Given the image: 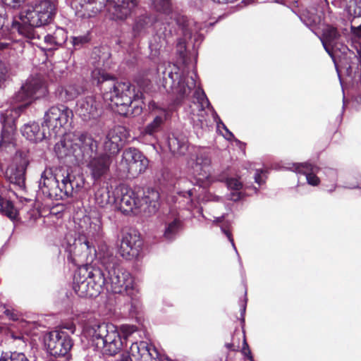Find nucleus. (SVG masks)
<instances>
[{"label": "nucleus", "instance_id": "39448f33", "mask_svg": "<svg viewBox=\"0 0 361 361\" xmlns=\"http://www.w3.org/2000/svg\"><path fill=\"white\" fill-rule=\"evenodd\" d=\"M61 145L68 149L78 161H87L97 151V142L90 135L84 133L69 134Z\"/></svg>", "mask_w": 361, "mask_h": 361}, {"label": "nucleus", "instance_id": "9d476101", "mask_svg": "<svg viewBox=\"0 0 361 361\" xmlns=\"http://www.w3.org/2000/svg\"><path fill=\"white\" fill-rule=\"evenodd\" d=\"M147 166V159L139 150L129 148L123 152L120 167L124 172L135 177L145 172Z\"/></svg>", "mask_w": 361, "mask_h": 361}, {"label": "nucleus", "instance_id": "412c9836", "mask_svg": "<svg viewBox=\"0 0 361 361\" xmlns=\"http://www.w3.org/2000/svg\"><path fill=\"white\" fill-rule=\"evenodd\" d=\"M127 140V132L123 126H116L107 134L104 145L106 152L114 154L118 152L119 149Z\"/></svg>", "mask_w": 361, "mask_h": 361}, {"label": "nucleus", "instance_id": "dca6fc26", "mask_svg": "<svg viewBox=\"0 0 361 361\" xmlns=\"http://www.w3.org/2000/svg\"><path fill=\"white\" fill-rule=\"evenodd\" d=\"M39 188L42 192L50 198L64 199L61 183H59V178L53 174L51 170H45L42 174Z\"/></svg>", "mask_w": 361, "mask_h": 361}, {"label": "nucleus", "instance_id": "6ab92c4d", "mask_svg": "<svg viewBox=\"0 0 361 361\" xmlns=\"http://www.w3.org/2000/svg\"><path fill=\"white\" fill-rule=\"evenodd\" d=\"M149 109L157 114L152 121L148 123L141 132V136L145 137L150 136L152 140H156L155 134L161 130V126L166 120V111L162 108H159L157 104L151 102L149 104Z\"/></svg>", "mask_w": 361, "mask_h": 361}, {"label": "nucleus", "instance_id": "4d7b16f0", "mask_svg": "<svg viewBox=\"0 0 361 361\" xmlns=\"http://www.w3.org/2000/svg\"><path fill=\"white\" fill-rule=\"evenodd\" d=\"M220 125L222 126V127L225 129L226 131V133L228 134V139H231L232 137H233V134L227 129L226 126L223 123H218V127L219 128Z\"/></svg>", "mask_w": 361, "mask_h": 361}, {"label": "nucleus", "instance_id": "e2e57ef3", "mask_svg": "<svg viewBox=\"0 0 361 361\" xmlns=\"http://www.w3.org/2000/svg\"><path fill=\"white\" fill-rule=\"evenodd\" d=\"M226 346L229 348V349H232V350H235L234 348H232L233 347V345L232 344H227Z\"/></svg>", "mask_w": 361, "mask_h": 361}, {"label": "nucleus", "instance_id": "7ed1b4c3", "mask_svg": "<svg viewBox=\"0 0 361 361\" xmlns=\"http://www.w3.org/2000/svg\"><path fill=\"white\" fill-rule=\"evenodd\" d=\"M120 195L115 207L123 213L143 212L150 214L154 213L159 206V194L154 189H148L145 192L142 199H139L133 190L126 188L120 189Z\"/></svg>", "mask_w": 361, "mask_h": 361}, {"label": "nucleus", "instance_id": "6e6d98bb", "mask_svg": "<svg viewBox=\"0 0 361 361\" xmlns=\"http://www.w3.org/2000/svg\"><path fill=\"white\" fill-rule=\"evenodd\" d=\"M222 231L226 235V236L228 237V240L232 243L233 247H234V249H235V245H234V243H233V238L231 236V234L228 231L225 230L224 228H222Z\"/></svg>", "mask_w": 361, "mask_h": 361}, {"label": "nucleus", "instance_id": "0e129e2a", "mask_svg": "<svg viewBox=\"0 0 361 361\" xmlns=\"http://www.w3.org/2000/svg\"><path fill=\"white\" fill-rule=\"evenodd\" d=\"M342 49H343V52H345V49H347V48L345 46L342 45Z\"/></svg>", "mask_w": 361, "mask_h": 361}, {"label": "nucleus", "instance_id": "1a4fd4ad", "mask_svg": "<svg viewBox=\"0 0 361 361\" xmlns=\"http://www.w3.org/2000/svg\"><path fill=\"white\" fill-rule=\"evenodd\" d=\"M48 352L53 356H65L73 346V341L66 332L56 330L49 332L44 338Z\"/></svg>", "mask_w": 361, "mask_h": 361}, {"label": "nucleus", "instance_id": "de8ad7c7", "mask_svg": "<svg viewBox=\"0 0 361 361\" xmlns=\"http://www.w3.org/2000/svg\"><path fill=\"white\" fill-rule=\"evenodd\" d=\"M25 0H1V1L7 6L17 9L19 8Z\"/></svg>", "mask_w": 361, "mask_h": 361}, {"label": "nucleus", "instance_id": "a18cd8bd", "mask_svg": "<svg viewBox=\"0 0 361 361\" xmlns=\"http://www.w3.org/2000/svg\"><path fill=\"white\" fill-rule=\"evenodd\" d=\"M227 186L231 190H235L236 191L240 190L242 188V183L236 178H228L226 180Z\"/></svg>", "mask_w": 361, "mask_h": 361}, {"label": "nucleus", "instance_id": "5fc2aeb1", "mask_svg": "<svg viewBox=\"0 0 361 361\" xmlns=\"http://www.w3.org/2000/svg\"><path fill=\"white\" fill-rule=\"evenodd\" d=\"M243 348H242V353L245 355H250V350L249 349V347H248V345L246 342V339H245V336H243Z\"/></svg>", "mask_w": 361, "mask_h": 361}, {"label": "nucleus", "instance_id": "ddd939ff", "mask_svg": "<svg viewBox=\"0 0 361 361\" xmlns=\"http://www.w3.org/2000/svg\"><path fill=\"white\" fill-rule=\"evenodd\" d=\"M68 251L75 263L92 264L97 256L95 248L85 239L75 240L73 245L69 247Z\"/></svg>", "mask_w": 361, "mask_h": 361}, {"label": "nucleus", "instance_id": "f704fd0d", "mask_svg": "<svg viewBox=\"0 0 361 361\" xmlns=\"http://www.w3.org/2000/svg\"><path fill=\"white\" fill-rule=\"evenodd\" d=\"M97 259L108 271L116 267V258L114 255L113 252L108 247L102 246L98 253H97Z\"/></svg>", "mask_w": 361, "mask_h": 361}, {"label": "nucleus", "instance_id": "338daca9", "mask_svg": "<svg viewBox=\"0 0 361 361\" xmlns=\"http://www.w3.org/2000/svg\"><path fill=\"white\" fill-rule=\"evenodd\" d=\"M134 331L133 327H131L130 332H133Z\"/></svg>", "mask_w": 361, "mask_h": 361}, {"label": "nucleus", "instance_id": "cd10ccee", "mask_svg": "<svg viewBox=\"0 0 361 361\" xmlns=\"http://www.w3.org/2000/svg\"><path fill=\"white\" fill-rule=\"evenodd\" d=\"M195 74L190 77L180 78L176 87L173 88V92L182 99L187 97L191 92V90L196 87L195 80Z\"/></svg>", "mask_w": 361, "mask_h": 361}, {"label": "nucleus", "instance_id": "13d9d810", "mask_svg": "<svg viewBox=\"0 0 361 361\" xmlns=\"http://www.w3.org/2000/svg\"><path fill=\"white\" fill-rule=\"evenodd\" d=\"M119 361H134L131 360V356L129 355L128 356L123 355L122 357L119 360Z\"/></svg>", "mask_w": 361, "mask_h": 361}, {"label": "nucleus", "instance_id": "58836bf2", "mask_svg": "<svg viewBox=\"0 0 361 361\" xmlns=\"http://www.w3.org/2000/svg\"><path fill=\"white\" fill-rule=\"evenodd\" d=\"M82 91L83 89L80 86L68 85L61 87L59 94L62 100L69 101L76 98Z\"/></svg>", "mask_w": 361, "mask_h": 361}, {"label": "nucleus", "instance_id": "4be33fe9", "mask_svg": "<svg viewBox=\"0 0 361 361\" xmlns=\"http://www.w3.org/2000/svg\"><path fill=\"white\" fill-rule=\"evenodd\" d=\"M27 161L21 157H16L14 162L10 165L6 172L7 178L11 183L20 187L23 186L25 182V173Z\"/></svg>", "mask_w": 361, "mask_h": 361}, {"label": "nucleus", "instance_id": "79ce46f5", "mask_svg": "<svg viewBox=\"0 0 361 361\" xmlns=\"http://www.w3.org/2000/svg\"><path fill=\"white\" fill-rule=\"evenodd\" d=\"M8 336L13 340L15 345L20 348L23 349L27 345V338L21 332H16L13 329L8 331Z\"/></svg>", "mask_w": 361, "mask_h": 361}, {"label": "nucleus", "instance_id": "c85d7f7f", "mask_svg": "<svg viewBox=\"0 0 361 361\" xmlns=\"http://www.w3.org/2000/svg\"><path fill=\"white\" fill-rule=\"evenodd\" d=\"M348 13L352 16L351 29L355 35H361V0H355L350 5Z\"/></svg>", "mask_w": 361, "mask_h": 361}, {"label": "nucleus", "instance_id": "49530a36", "mask_svg": "<svg viewBox=\"0 0 361 361\" xmlns=\"http://www.w3.org/2000/svg\"><path fill=\"white\" fill-rule=\"evenodd\" d=\"M87 36H78L72 37V44L75 47H80L88 42Z\"/></svg>", "mask_w": 361, "mask_h": 361}, {"label": "nucleus", "instance_id": "72a5a7b5", "mask_svg": "<svg viewBox=\"0 0 361 361\" xmlns=\"http://www.w3.org/2000/svg\"><path fill=\"white\" fill-rule=\"evenodd\" d=\"M96 204L101 207L112 206L116 203L117 199L111 195L108 187H100L94 194Z\"/></svg>", "mask_w": 361, "mask_h": 361}, {"label": "nucleus", "instance_id": "2eb2a0df", "mask_svg": "<svg viewBox=\"0 0 361 361\" xmlns=\"http://www.w3.org/2000/svg\"><path fill=\"white\" fill-rule=\"evenodd\" d=\"M138 5L137 0H110L108 16L111 20H126Z\"/></svg>", "mask_w": 361, "mask_h": 361}, {"label": "nucleus", "instance_id": "423d86ee", "mask_svg": "<svg viewBox=\"0 0 361 361\" xmlns=\"http://www.w3.org/2000/svg\"><path fill=\"white\" fill-rule=\"evenodd\" d=\"M104 286L108 291L114 293H126L131 295L133 280L130 273L117 266L108 270L107 279H105Z\"/></svg>", "mask_w": 361, "mask_h": 361}, {"label": "nucleus", "instance_id": "5701e85b", "mask_svg": "<svg viewBox=\"0 0 361 361\" xmlns=\"http://www.w3.org/2000/svg\"><path fill=\"white\" fill-rule=\"evenodd\" d=\"M189 165L193 170V173L200 177L199 180L207 178L209 173V167L211 165V158L209 153L204 150H200L197 154L195 159H192Z\"/></svg>", "mask_w": 361, "mask_h": 361}, {"label": "nucleus", "instance_id": "f3484780", "mask_svg": "<svg viewBox=\"0 0 361 361\" xmlns=\"http://www.w3.org/2000/svg\"><path fill=\"white\" fill-rule=\"evenodd\" d=\"M100 102L95 96H88L80 99L77 103V114L84 121L97 118L100 114Z\"/></svg>", "mask_w": 361, "mask_h": 361}, {"label": "nucleus", "instance_id": "603ef678", "mask_svg": "<svg viewBox=\"0 0 361 361\" xmlns=\"http://www.w3.org/2000/svg\"><path fill=\"white\" fill-rule=\"evenodd\" d=\"M178 194L185 197H191L194 195V189H190L188 188L185 190L179 191Z\"/></svg>", "mask_w": 361, "mask_h": 361}, {"label": "nucleus", "instance_id": "052dcab7", "mask_svg": "<svg viewBox=\"0 0 361 361\" xmlns=\"http://www.w3.org/2000/svg\"><path fill=\"white\" fill-rule=\"evenodd\" d=\"M240 198V195L239 194H233L231 199L233 200H238V199Z\"/></svg>", "mask_w": 361, "mask_h": 361}, {"label": "nucleus", "instance_id": "7c9ffc66", "mask_svg": "<svg viewBox=\"0 0 361 361\" xmlns=\"http://www.w3.org/2000/svg\"><path fill=\"white\" fill-rule=\"evenodd\" d=\"M85 221L89 222L87 234L95 240L100 238L103 235L102 217L99 214L90 216H85Z\"/></svg>", "mask_w": 361, "mask_h": 361}, {"label": "nucleus", "instance_id": "69168bd1", "mask_svg": "<svg viewBox=\"0 0 361 361\" xmlns=\"http://www.w3.org/2000/svg\"><path fill=\"white\" fill-rule=\"evenodd\" d=\"M183 183L188 185H190V183H189L188 181H184Z\"/></svg>", "mask_w": 361, "mask_h": 361}, {"label": "nucleus", "instance_id": "c03bdc74", "mask_svg": "<svg viewBox=\"0 0 361 361\" xmlns=\"http://www.w3.org/2000/svg\"><path fill=\"white\" fill-rule=\"evenodd\" d=\"M152 4L159 12L169 13L171 11L170 0H152Z\"/></svg>", "mask_w": 361, "mask_h": 361}, {"label": "nucleus", "instance_id": "9b49d317", "mask_svg": "<svg viewBox=\"0 0 361 361\" xmlns=\"http://www.w3.org/2000/svg\"><path fill=\"white\" fill-rule=\"evenodd\" d=\"M104 283V274L98 269L90 274L85 280L75 282L73 288L80 297L93 298L102 291Z\"/></svg>", "mask_w": 361, "mask_h": 361}, {"label": "nucleus", "instance_id": "bb28decb", "mask_svg": "<svg viewBox=\"0 0 361 361\" xmlns=\"http://www.w3.org/2000/svg\"><path fill=\"white\" fill-rule=\"evenodd\" d=\"M10 114L9 111H6L5 114H1V123L2 125V130L0 144L9 143L13 139L15 131V124L13 118L9 117Z\"/></svg>", "mask_w": 361, "mask_h": 361}, {"label": "nucleus", "instance_id": "ea45409f", "mask_svg": "<svg viewBox=\"0 0 361 361\" xmlns=\"http://www.w3.org/2000/svg\"><path fill=\"white\" fill-rule=\"evenodd\" d=\"M181 228V221L179 217H175L172 220H168L166 223L164 236L167 240L173 239Z\"/></svg>", "mask_w": 361, "mask_h": 361}, {"label": "nucleus", "instance_id": "393cba45", "mask_svg": "<svg viewBox=\"0 0 361 361\" xmlns=\"http://www.w3.org/2000/svg\"><path fill=\"white\" fill-rule=\"evenodd\" d=\"M339 37L340 35L335 27L327 26L320 38L325 50L331 57H333L334 49H338Z\"/></svg>", "mask_w": 361, "mask_h": 361}, {"label": "nucleus", "instance_id": "864d4df0", "mask_svg": "<svg viewBox=\"0 0 361 361\" xmlns=\"http://www.w3.org/2000/svg\"><path fill=\"white\" fill-rule=\"evenodd\" d=\"M263 173L262 170L257 169L256 173L255 175V182L259 185L264 182V180L262 179V178L261 176V173Z\"/></svg>", "mask_w": 361, "mask_h": 361}, {"label": "nucleus", "instance_id": "f03ea898", "mask_svg": "<svg viewBox=\"0 0 361 361\" xmlns=\"http://www.w3.org/2000/svg\"><path fill=\"white\" fill-rule=\"evenodd\" d=\"M56 5L51 0H42L27 6L20 14V22L14 21L12 28L28 38L35 37L34 27L50 23L56 14Z\"/></svg>", "mask_w": 361, "mask_h": 361}, {"label": "nucleus", "instance_id": "0eeeda50", "mask_svg": "<svg viewBox=\"0 0 361 361\" xmlns=\"http://www.w3.org/2000/svg\"><path fill=\"white\" fill-rule=\"evenodd\" d=\"M47 92V86L40 77L29 78L15 94L13 100L16 103H23L20 106H26L33 100L44 96Z\"/></svg>", "mask_w": 361, "mask_h": 361}, {"label": "nucleus", "instance_id": "774afa93", "mask_svg": "<svg viewBox=\"0 0 361 361\" xmlns=\"http://www.w3.org/2000/svg\"><path fill=\"white\" fill-rule=\"evenodd\" d=\"M195 109H192V114L195 115Z\"/></svg>", "mask_w": 361, "mask_h": 361}, {"label": "nucleus", "instance_id": "e433bc0d", "mask_svg": "<svg viewBox=\"0 0 361 361\" xmlns=\"http://www.w3.org/2000/svg\"><path fill=\"white\" fill-rule=\"evenodd\" d=\"M155 18L150 15H142L137 18L133 27L135 35H139L151 27L155 23Z\"/></svg>", "mask_w": 361, "mask_h": 361}, {"label": "nucleus", "instance_id": "f8f14e48", "mask_svg": "<svg viewBox=\"0 0 361 361\" xmlns=\"http://www.w3.org/2000/svg\"><path fill=\"white\" fill-rule=\"evenodd\" d=\"M142 241L139 233L135 230L123 232L120 240L118 252L128 260L135 259L140 254Z\"/></svg>", "mask_w": 361, "mask_h": 361}, {"label": "nucleus", "instance_id": "3c124183", "mask_svg": "<svg viewBox=\"0 0 361 361\" xmlns=\"http://www.w3.org/2000/svg\"><path fill=\"white\" fill-rule=\"evenodd\" d=\"M4 314L11 319L12 320H18V313L16 312L14 310H11L9 309H6L4 310Z\"/></svg>", "mask_w": 361, "mask_h": 361}, {"label": "nucleus", "instance_id": "bf43d9fd", "mask_svg": "<svg viewBox=\"0 0 361 361\" xmlns=\"http://www.w3.org/2000/svg\"><path fill=\"white\" fill-rule=\"evenodd\" d=\"M66 329H68L71 331V333H74L75 331V327L73 324H71L69 326H65Z\"/></svg>", "mask_w": 361, "mask_h": 361}, {"label": "nucleus", "instance_id": "a878e982", "mask_svg": "<svg viewBox=\"0 0 361 361\" xmlns=\"http://www.w3.org/2000/svg\"><path fill=\"white\" fill-rule=\"evenodd\" d=\"M177 23L181 27L184 41L191 39L192 37L195 40L200 37L198 32L201 30V26L193 20L181 16L177 19Z\"/></svg>", "mask_w": 361, "mask_h": 361}, {"label": "nucleus", "instance_id": "20e7f679", "mask_svg": "<svg viewBox=\"0 0 361 361\" xmlns=\"http://www.w3.org/2000/svg\"><path fill=\"white\" fill-rule=\"evenodd\" d=\"M87 334L91 336L93 344L104 354L114 355L123 346L120 333L113 324H94L89 327Z\"/></svg>", "mask_w": 361, "mask_h": 361}, {"label": "nucleus", "instance_id": "f257e3e1", "mask_svg": "<svg viewBox=\"0 0 361 361\" xmlns=\"http://www.w3.org/2000/svg\"><path fill=\"white\" fill-rule=\"evenodd\" d=\"M92 78L98 84L104 82L103 99L113 110L125 115H139L142 112L144 95L140 90L131 88L129 82H115L112 76L101 68L93 70Z\"/></svg>", "mask_w": 361, "mask_h": 361}, {"label": "nucleus", "instance_id": "473e14b6", "mask_svg": "<svg viewBox=\"0 0 361 361\" xmlns=\"http://www.w3.org/2000/svg\"><path fill=\"white\" fill-rule=\"evenodd\" d=\"M67 38L68 36L66 30L59 27L56 29L52 35H47L44 37V42L47 44L48 49H56L63 44L66 42Z\"/></svg>", "mask_w": 361, "mask_h": 361}, {"label": "nucleus", "instance_id": "8fccbe9b", "mask_svg": "<svg viewBox=\"0 0 361 361\" xmlns=\"http://www.w3.org/2000/svg\"><path fill=\"white\" fill-rule=\"evenodd\" d=\"M8 74V67L4 62L0 61V78L4 81Z\"/></svg>", "mask_w": 361, "mask_h": 361}, {"label": "nucleus", "instance_id": "09e8293b", "mask_svg": "<svg viewBox=\"0 0 361 361\" xmlns=\"http://www.w3.org/2000/svg\"><path fill=\"white\" fill-rule=\"evenodd\" d=\"M303 20L307 26H312L320 22V17L317 15H314L311 17L305 16Z\"/></svg>", "mask_w": 361, "mask_h": 361}, {"label": "nucleus", "instance_id": "680f3d73", "mask_svg": "<svg viewBox=\"0 0 361 361\" xmlns=\"http://www.w3.org/2000/svg\"><path fill=\"white\" fill-rule=\"evenodd\" d=\"M4 24V18L2 15L0 14V28L3 27Z\"/></svg>", "mask_w": 361, "mask_h": 361}, {"label": "nucleus", "instance_id": "a19ab883", "mask_svg": "<svg viewBox=\"0 0 361 361\" xmlns=\"http://www.w3.org/2000/svg\"><path fill=\"white\" fill-rule=\"evenodd\" d=\"M0 212L11 220H15L18 216V210L9 200H5L0 196Z\"/></svg>", "mask_w": 361, "mask_h": 361}, {"label": "nucleus", "instance_id": "2f4dec72", "mask_svg": "<svg viewBox=\"0 0 361 361\" xmlns=\"http://www.w3.org/2000/svg\"><path fill=\"white\" fill-rule=\"evenodd\" d=\"M294 171L303 173L306 176L307 183L312 185H317L319 183V178L315 175L318 168L309 164H294Z\"/></svg>", "mask_w": 361, "mask_h": 361}, {"label": "nucleus", "instance_id": "4468645a", "mask_svg": "<svg viewBox=\"0 0 361 361\" xmlns=\"http://www.w3.org/2000/svg\"><path fill=\"white\" fill-rule=\"evenodd\" d=\"M108 0H73L72 6L81 19L95 17L106 6Z\"/></svg>", "mask_w": 361, "mask_h": 361}, {"label": "nucleus", "instance_id": "b1692460", "mask_svg": "<svg viewBox=\"0 0 361 361\" xmlns=\"http://www.w3.org/2000/svg\"><path fill=\"white\" fill-rule=\"evenodd\" d=\"M85 180L82 176H73L68 173L63 176L61 185L63 186L64 198L70 197L74 192H78L84 186Z\"/></svg>", "mask_w": 361, "mask_h": 361}, {"label": "nucleus", "instance_id": "6e6552de", "mask_svg": "<svg viewBox=\"0 0 361 361\" xmlns=\"http://www.w3.org/2000/svg\"><path fill=\"white\" fill-rule=\"evenodd\" d=\"M73 116L72 110L64 105L53 106L46 111L44 125L49 130V136L62 134V128L66 125Z\"/></svg>", "mask_w": 361, "mask_h": 361}, {"label": "nucleus", "instance_id": "aec40b11", "mask_svg": "<svg viewBox=\"0 0 361 361\" xmlns=\"http://www.w3.org/2000/svg\"><path fill=\"white\" fill-rule=\"evenodd\" d=\"M87 162V167L90 171L92 178L98 180L107 174L111 160L109 155L102 154L99 157L94 155L89 159Z\"/></svg>", "mask_w": 361, "mask_h": 361}, {"label": "nucleus", "instance_id": "c756f323", "mask_svg": "<svg viewBox=\"0 0 361 361\" xmlns=\"http://www.w3.org/2000/svg\"><path fill=\"white\" fill-rule=\"evenodd\" d=\"M22 135L32 142H39L46 137L44 130H41L39 126L37 123H29L25 124L21 129Z\"/></svg>", "mask_w": 361, "mask_h": 361}, {"label": "nucleus", "instance_id": "a211bd4d", "mask_svg": "<svg viewBox=\"0 0 361 361\" xmlns=\"http://www.w3.org/2000/svg\"><path fill=\"white\" fill-rule=\"evenodd\" d=\"M128 354L134 361H158L159 353L153 346H149L144 341L133 343Z\"/></svg>", "mask_w": 361, "mask_h": 361}, {"label": "nucleus", "instance_id": "4c0bfd02", "mask_svg": "<svg viewBox=\"0 0 361 361\" xmlns=\"http://www.w3.org/2000/svg\"><path fill=\"white\" fill-rule=\"evenodd\" d=\"M195 98L197 99V104L195 103V106H197L198 111L197 116L199 117L198 120L202 123L204 119V110L206 108L209 107V102L205 94L200 90L195 92Z\"/></svg>", "mask_w": 361, "mask_h": 361}, {"label": "nucleus", "instance_id": "c9c22d12", "mask_svg": "<svg viewBox=\"0 0 361 361\" xmlns=\"http://www.w3.org/2000/svg\"><path fill=\"white\" fill-rule=\"evenodd\" d=\"M168 145L170 151L174 154H184L188 149V141L184 137H169Z\"/></svg>", "mask_w": 361, "mask_h": 361}, {"label": "nucleus", "instance_id": "37998d69", "mask_svg": "<svg viewBox=\"0 0 361 361\" xmlns=\"http://www.w3.org/2000/svg\"><path fill=\"white\" fill-rule=\"evenodd\" d=\"M0 361H30L25 355L23 353L13 352L2 353L0 356Z\"/></svg>", "mask_w": 361, "mask_h": 361}]
</instances>
